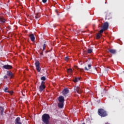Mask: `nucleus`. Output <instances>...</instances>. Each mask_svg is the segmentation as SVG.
<instances>
[{"label": "nucleus", "instance_id": "obj_1", "mask_svg": "<svg viewBox=\"0 0 124 124\" xmlns=\"http://www.w3.org/2000/svg\"><path fill=\"white\" fill-rule=\"evenodd\" d=\"M42 121L45 124H49V120H50V115L47 113H45L42 117Z\"/></svg>", "mask_w": 124, "mask_h": 124}, {"label": "nucleus", "instance_id": "obj_2", "mask_svg": "<svg viewBox=\"0 0 124 124\" xmlns=\"http://www.w3.org/2000/svg\"><path fill=\"white\" fill-rule=\"evenodd\" d=\"M98 114L101 117H106L108 115L107 111L103 108H99L98 109Z\"/></svg>", "mask_w": 124, "mask_h": 124}, {"label": "nucleus", "instance_id": "obj_3", "mask_svg": "<svg viewBox=\"0 0 124 124\" xmlns=\"http://www.w3.org/2000/svg\"><path fill=\"white\" fill-rule=\"evenodd\" d=\"M45 88H46V86H45V82L42 81L41 85L39 88V92L40 93H42V92H44V91H45Z\"/></svg>", "mask_w": 124, "mask_h": 124}, {"label": "nucleus", "instance_id": "obj_4", "mask_svg": "<svg viewBox=\"0 0 124 124\" xmlns=\"http://www.w3.org/2000/svg\"><path fill=\"white\" fill-rule=\"evenodd\" d=\"M75 93H77L79 94L82 93V90L80 88L79 86H75L74 87Z\"/></svg>", "mask_w": 124, "mask_h": 124}, {"label": "nucleus", "instance_id": "obj_5", "mask_svg": "<svg viewBox=\"0 0 124 124\" xmlns=\"http://www.w3.org/2000/svg\"><path fill=\"white\" fill-rule=\"evenodd\" d=\"M62 93L64 96H67V93H69V90L68 88H65L63 89Z\"/></svg>", "mask_w": 124, "mask_h": 124}, {"label": "nucleus", "instance_id": "obj_6", "mask_svg": "<svg viewBox=\"0 0 124 124\" xmlns=\"http://www.w3.org/2000/svg\"><path fill=\"white\" fill-rule=\"evenodd\" d=\"M109 28V24L108 22H105L104 25L102 27V29H103L105 31H107Z\"/></svg>", "mask_w": 124, "mask_h": 124}, {"label": "nucleus", "instance_id": "obj_7", "mask_svg": "<svg viewBox=\"0 0 124 124\" xmlns=\"http://www.w3.org/2000/svg\"><path fill=\"white\" fill-rule=\"evenodd\" d=\"M3 68H4V69H12L13 67H12V65L7 64V65H4L3 66Z\"/></svg>", "mask_w": 124, "mask_h": 124}, {"label": "nucleus", "instance_id": "obj_8", "mask_svg": "<svg viewBox=\"0 0 124 124\" xmlns=\"http://www.w3.org/2000/svg\"><path fill=\"white\" fill-rule=\"evenodd\" d=\"M58 101L59 102H61V103H64V97H63V96H60L58 97Z\"/></svg>", "mask_w": 124, "mask_h": 124}, {"label": "nucleus", "instance_id": "obj_9", "mask_svg": "<svg viewBox=\"0 0 124 124\" xmlns=\"http://www.w3.org/2000/svg\"><path fill=\"white\" fill-rule=\"evenodd\" d=\"M20 117L16 118L15 120V124H22V123L20 122Z\"/></svg>", "mask_w": 124, "mask_h": 124}, {"label": "nucleus", "instance_id": "obj_10", "mask_svg": "<svg viewBox=\"0 0 124 124\" xmlns=\"http://www.w3.org/2000/svg\"><path fill=\"white\" fill-rule=\"evenodd\" d=\"M30 37L31 38V41L33 42L35 40V37H34V35H33V34H30Z\"/></svg>", "mask_w": 124, "mask_h": 124}, {"label": "nucleus", "instance_id": "obj_11", "mask_svg": "<svg viewBox=\"0 0 124 124\" xmlns=\"http://www.w3.org/2000/svg\"><path fill=\"white\" fill-rule=\"evenodd\" d=\"M108 51L109 52V53H111V54H113V55L117 53V50L113 49H109Z\"/></svg>", "mask_w": 124, "mask_h": 124}, {"label": "nucleus", "instance_id": "obj_12", "mask_svg": "<svg viewBox=\"0 0 124 124\" xmlns=\"http://www.w3.org/2000/svg\"><path fill=\"white\" fill-rule=\"evenodd\" d=\"M7 75L9 77H11V78H12V77H13V73H12L11 71H7Z\"/></svg>", "mask_w": 124, "mask_h": 124}, {"label": "nucleus", "instance_id": "obj_13", "mask_svg": "<svg viewBox=\"0 0 124 124\" xmlns=\"http://www.w3.org/2000/svg\"><path fill=\"white\" fill-rule=\"evenodd\" d=\"M63 103H64L59 102L58 104V106L59 108H63Z\"/></svg>", "mask_w": 124, "mask_h": 124}, {"label": "nucleus", "instance_id": "obj_14", "mask_svg": "<svg viewBox=\"0 0 124 124\" xmlns=\"http://www.w3.org/2000/svg\"><path fill=\"white\" fill-rule=\"evenodd\" d=\"M0 112H1V116H3V112H4V108L2 107H0Z\"/></svg>", "mask_w": 124, "mask_h": 124}, {"label": "nucleus", "instance_id": "obj_15", "mask_svg": "<svg viewBox=\"0 0 124 124\" xmlns=\"http://www.w3.org/2000/svg\"><path fill=\"white\" fill-rule=\"evenodd\" d=\"M88 68H87V67H85L84 68V70H86V71H88L89 70H90V69H91V67H92V65L91 64H89L88 65Z\"/></svg>", "mask_w": 124, "mask_h": 124}, {"label": "nucleus", "instance_id": "obj_16", "mask_svg": "<svg viewBox=\"0 0 124 124\" xmlns=\"http://www.w3.org/2000/svg\"><path fill=\"white\" fill-rule=\"evenodd\" d=\"M80 78H75L74 80V82L75 83H77V82H78L79 81H80Z\"/></svg>", "mask_w": 124, "mask_h": 124}, {"label": "nucleus", "instance_id": "obj_17", "mask_svg": "<svg viewBox=\"0 0 124 124\" xmlns=\"http://www.w3.org/2000/svg\"><path fill=\"white\" fill-rule=\"evenodd\" d=\"M39 64H40L39 61H36V62H35V67H38V66H39Z\"/></svg>", "mask_w": 124, "mask_h": 124}, {"label": "nucleus", "instance_id": "obj_18", "mask_svg": "<svg viewBox=\"0 0 124 124\" xmlns=\"http://www.w3.org/2000/svg\"><path fill=\"white\" fill-rule=\"evenodd\" d=\"M0 22H1V23H5V19L0 17Z\"/></svg>", "mask_w": 124, "mask_h": 124}, {"label": "nucleus", "instance_id": "obj_19", "mask_svg": "<svg viewBox=\"0 0 124 124\" xmlns=\"http://www.w3.org/2000/svg\"><path fill=\"white\" fill-rule=\"evenodd\" d=\"M36 69L37 70V71H38V72H40V71H41V68H40V66L38 67H36Z\"/></svg>", "mask_w": 124, "mask_h": 124}, {"label": "nucleus", "instance_id": "obj_20", "mask_svg": "<svg viewBox=\"0 0 124 124\" xmlns=\"http://www.w3.org/2000/svg\"><path fill=\"white\" fill-rule=\"evenodd\" d=\"M87 53H88V54H91V53H93V49H88L87 50Z\"/></svg>", "mask_w": 124, "mask_h": 124}, {"label": "nucleus", "instance_id": "obj_21", "mask_svg": "<svg viewBox=\"0 0 124 124\" xmlns=\"http://www.w3.org/2000/svg\"><path fill=\"white\" fill-rule=\"evenodd\" d=\"M35 19H38L39 18H40V14H37L35 16Z\"/></svg>", "mask_w": 124, "mask_h": 124}, {"label": "nucleus", "instance_id": "obj_22", "mask_svg": "<svg viewBox=\"0 0 124 124\" xmlns=\"http://www.w3.org/2000/svg\"><path fill=\"white\" fill-rule=\"evenodd\" d=\"M45 49H46V44H44L42 51L44 52V51L45 50Z\"/></svg>", "mask_w": 124, "mask_h": 124}, {"label": "nucleus", "instance_id": "obj_23", "mask_svg": "<svg viewBox=\"0 0 124 124\" xmlns=\"http://www.w3.org/2000/svg\"><path fill=\"white\" fill-rule=\"evenodd\" d=\"M72 69L71 68L67 70V72H68V73H72Z\"/></svg>", "mask_w": 124, "mask_h": 124}, {"label": "nucleus", "instance_id": "obj_24", "mask_svg": "<svg viewBox=\"0 0 124 124\" xmlns=\"http://www.w3.org/2000/svg\"><path fill=\"white\" fill-rule=\"evenodd\" d=\"M96 38L97 39H99V38H100V34L99 33H97Z\"/></svg>", "mask_w": 124, "mask_h": 124}, {"label": "nucleus", "instance_id": "obj_25", "mask_svg": "<svg viewBox=\"0 0 124 124\" xmlns=\"http://www.w3.org/2000/svg\"><path fill=\"white\" fill-rule=\"evenodd\" d=\"M41 80H42V81H45V80H46V78L44 76L42 77L41 78Z\"/></svg>", "mask_w": 124, "mask_h": 124}, {"label": "nucleus", "instance_id": "obj_26", "mask_svg": "<svg viewBox=\"0 0 124 124\" xmlns=\"http://www.w3.org/2000/svg\"><path fill=\"white\" fill-rule=\"evenodd\" d=\"M105 31V30H104L103 28H102V29H101L99 31V33H103V31Z\"/></svg>", "mask_w": 124, "mask_h": 124}, {"label": "nucleus", "instance_id": "obj_27", "mask_svg": "<svg viewBox=\"0 0 124 124\" xmlns=\"http://www.w3.org/2000/svg\"><path fill=\"white\" fill-rule=\"evenodd\" d=\"M7 90H8V88L7 87H6L5 88L4 92H5V93H9V92L7 91Z\"/></svg>", "mask_w": 124, "mask_h": 124}, {"label": "nucleus", "instance_id": "obj_28", "mask_svg": "<svg viewBox=\"0 0 124 124\" xmlns=\"http://www.w3.org/2000/svg\"><path fill=\"white\" fill-rule=\"evenodd\" d=\"M42 2H43V3H46L47 0H42Z\"/></svg>", "mask_w": 124, "mask_h": 124}, {"label": "nucleus", "instance_id": "obj_29", "mask_svg": "<svg viewBox=\"0 0 124 124\" xmlns=\"http://www.w3.org/2000/svg\"><path fill=\"white\" fill-rule=\"evenodd\" d=\"M65 61H68V60H69V58H68V57H66L65 58Z\"/></svg>", "mask_w": 124, "mask_h": 124}, {"label": "nucleus", "instance_id": "obj_30", "mask_svg": "<svg viewBox=\"0 0 124 124\" xmlns=\"http://www.w3.org/2000/svg\"><path fill=\"white\" fill-rule=\"evenodd\" d=\"M4 79H7V76H4Z\"/></svg>", "mask_w": 124, "mask_h": 124}, {"label": "nucleus", "instance_id": "obj_31", "mask_svg": "<svg viewBox=\"0 0 124 124\" xmlns=\"http://www.w3.org/2000/svg\"><path fill=\"white\" fill-rule=\"evenodd\" d=\"M7 29L9 30H11V27H10V26H8Z\"/></svg>", "mask_w": 124, "mask_h": 124}, {"label": "nucleus", "instance_id": "obj_32", "mask_svg": "<svg viewBox=\"0 0 124 124\" xmlns=\"http://www.w3.org/2000/svg\"><path fill=\"white\" fill-rule=\"evenodd\" d=\"M9 93H11V94H12L13 93V91L9 92Z\"/></svg>", "mask_w": 124, "mask_h": 124}, {"label": "nucleus", "instance_id": "obj_33", "mask_svg": "<svg viewBox=\"0 0 124 124\" xmlns=\"http://www.w3.org/2000/svg\"><path fill=\"white\" fill-rule=\"evenodd\" d=\"M40 55H43V51H42V52H40Z\"/></svg>", "mask_w": 124, "mask_h": 124}, {"label": "nucleus", "instance_id": "obj_34", "mask_svg": "<svg viewBox=\"0 0 124 124\" xmlns=\"http://www.w3.org/2000/svg\"><path fill=\"white\" fill-rule=\"evenodd\" d=\"M108 15H107L106 16V19H108Z\"/></svg>", "mask_w": 124, "mask_h": 124}, {"label": "nucleus", "instance_id": "obj_35", "mask_svg": "<svg viewBox=\"0 0 124 124\" xmlns=\"http://www.w3.org/2000/svg\"><path fill=\"white\" fill-rule=\"evenodd\" d=\"M90 124H91V121H89Z\"/></svg>", "mask_w": 124, "mask_h": 124}, {"label": "nucleus", "instance_id": "obj_36", "mask_svg": "<svg viewBox=\"0 0 124 124\" xmlns=\"http://www.w3.org/2000/svg\"><path fill=\"white\" fill-rule=\"evenodd\" d=\"M80 70H83V69H80Z\"/></svg>", "mask_w": 124, "mask_h": 124}, {"label": "nucleus", "instance_id": "obj_37", "mask_svg": "<svg viewBox=\"0 0 124 124\" xmlns=\"http://www.w3.org/2000/svg\"><path fill=\"white\" fill-rule=\"evenodd\" d=\"M105 124H108V123H105Z\"/></svg>", "mask_w": 124, "mask_h": 124}, {"label": "nucleus", "instance_id": "obj_38", "mask_svg": "<svg viewBox=\"0 0 124 124\" xmlns=\"http://www.w3.org/2000/svg\"><path fill=\"white\" fill-rule=\"evenodd\" d=\"M38 1H39V0H37Z\"/></svg>", "mask_w": 124, "mask_h": 124}]
</instances>
